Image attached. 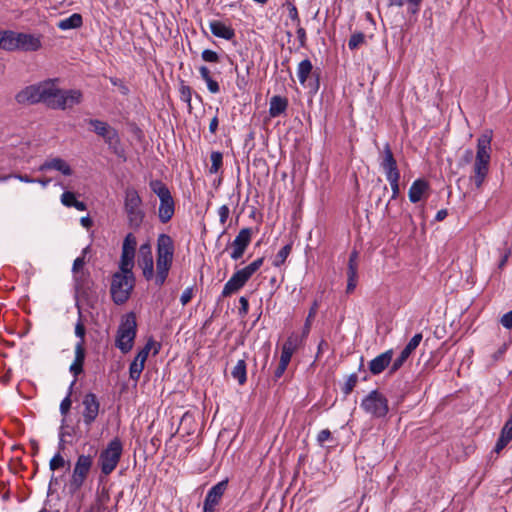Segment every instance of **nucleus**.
<instances>
[{"instance_id": "1", "label": "nucleus", "mask_w": 512, "mask_h": 512, "mask_svg": "<svg viewBox=\"0 0 512 512\" xmlns=\"http://www.w3.org/2000/svg\"><path fill=\"white\" fill-rule=\"evenodd\" d=\"M83 94L78 89L63 90L58 87V79H47L29 85L19 91L15 100L21 105L44 103L51 109L66 110L80 104Z\"/></svg>"}, {"instance_id": "2", "label": "nucleus", "mask_w": 512, "mask_h": 512, "mask_svg": "<svg viewBox=\"0 0 512 512\" xmlns=\"http://www.w3.org/2000/svg\"><path fill=\"white\" fill-rule=\"evenodd\" d=\"M174 258V243L167 234H160L157 239L156 272L154 260L149 244H143L139 249L138 266L142 269L144 278L149 281L154 279L157 286L161 287L169 274Z\"/></svg>"}, {"instance_id": "3", "label": "nucleus", "mask_w": 512, "mask_h": 512, "mask_svg": "<svg viewBox=\"0 0 512 512\" xmlns=\"http://www.w3.org/2000/svg\"><path fill=\"white\" fill-rule=\"evenodd\" d=\"M491 135L489 133L482 134L477 139V151L473 164L470 181L476 189H480L489 173L491 159Z\"/></svg>"}, {"instance_id": "4", "label": "nucleus", "mask_w": 512, "mask_h": 512, "mask_svg": "<svg viewBox=\"0 0 512 512\" xmlns=\"http://www.w3.org/2000/svg\"><path fill=\"white\" fill-rule=\"evenodd\" d=\"M124 211L127 215L129 226L137 229L143 223L145 212L142 208V199L136 189L129 187L125 190Z\"/></svg>"}, {"instance_id": "5", "label": "nucleus", "mask_w": 512, "mask_h": 512, "mask_svg": "<svg viewBox=\"0 0 512 512\" xmlns=\"http://www.w3.org/2000/svg\"><path fill=\"white\" fill-rule=\"evenodd\" d=\"M135 285L133 274L115 272L112 276L110 293L115 304H124L130 297Z\"/></svg>"}, {"instance_id": "6", "label": "nucleus", "mask_w": 512, "mask_h": 512, "mask_svg": "<svg viewBox=\"0 0 512 512\" xmlns=\"http://www.w3.org/2000/svg\"><path fill=\"white\" fill-rule=\"evenodd\" d=\"M137 323L134 313L125 315L119 325L116 336V347L122 353H128L134 344Z\"/></svg>"}, {"instance_id": "7", "label": "nucleus", "mask_w": 512, "mask_h": 512, "mask_svg": "<svg viewBox=\"0 0 512 512\" xmlns=\"http://www.w3.org/2000/svg\"><path fill=\"white\" fill-rule=\"evenodd\" d=\"M123 452V445L119 438L111 440L99 455L98 464L102 474L109 475L117 467Z\"/></svg>"}, {"instance_id": "8", "label": "nucleus", "mask_w": 512, "mask_h": 512, "mask_svg": "<svg viewBox=\"0 0 512 512\" xmlns=\"http://www.w3.org/2000/svg\"><path fill=\"white\" fill-rule=\"evenodd\" d=\"M361 407L372 417L381 418L388 413V400L382 393L373 390L362 400Z\"/></svg>"}, {"instance_id": "9", "label": "nucleus", "mask_w": 512, "mask_h": 512, "mask_svg": "<svg viewBox=\"0 0 512 512\" xmlns=\"http://www.w3.org/2000/svg\"><path fill=\"white\" fill-rule=\"evenodd\" d=\"M93 464L90 455H80L75 463L69 487L72 492L78 491L84 484Z\"/></svg>"}, {"instance_id": "10", "label": "nucleus", "mask_w": 512, "mask_h": 512, "mask_svg": "<svg viewBox=\"0 0 512 512\" xmlns=\"http://www.w3.org/2000/svg\"><path fill=\"white\" fill-rule=\"evenodd\" d=\"M83 405V422L90 426L98 417L100 411V402L94 393H87L82 400Z\"/></svg>"}, {"instance_id": "11", "label": "nucleus", "mask_w": 512, "mask_h": 512, "mask_svg": "<svg viewBox=\"0 0 512 512\" xmlns=\"http://www.w3.org/2000/svg\"><path fill=\"white\" fill-rule=\"evenodd\" d=\"M89 124L93 127L94 132L103 137L105 142L110 146L114 147L119 144L120 139L117 131L108 125L106 122L98 119H90Z\"/></svg>"}, {"instance_id": "12", "label": "nucleus", "mask_w": 512, "mask_h": 512, "mask_svg": "<svg viewBox=\"0 0 512 512\" xmlns=\"http://www.w3.org/2000/svg\"><path fill=\"white\" fill-rule=\"evenodd\" d=\"M228 485V480H222L210 488L203 505V512H215V507L220 503Z\"/></svg>"}, {"instance_id": "13", "label": "nucleus", "mask_w": 512, "mask_h": 512, "mask_svg": "<svg viewBox=\"0 0 512 512\" xmlns=\"http://www.w3.org/2000/svg\"><path fill=\"white\" fill-rule=\"evenodd\" d=\"M154 344L155 343L152 339L149 340L146 343V345L138 352L134 360L131 362L129 367V376L132 380L138 381V379L140 378L149 352Z\"/></svg>"}, {"instance_id": "14", "label": "nucleus", "mask_w": 512, "mask_h": 512, "mask_svg": "<svg viewBox=\"0 0 512 512\" xmlns=\"http://www.w3.org/2000/svg\"><path fill=\"white\" fill-rule=\"evenodd\" d=\"M422 338H423L422 334L417 333L410 339V341L407 343V345L401 351L400 355L393 361L391 368H390V373L396 372L403 366L405 361L414 352V350L419 346L420 342L422 341Z\"/></svg>"}, {"instance_id": "15", "label": "nucleus", "mask_w": 512, "mask_h": 512, "mask_svg": "<svg viewBox=\"0 0 512 512\" xmlns=\"http://www.w3.org/2000/svg\"><path fill=\"white\" fill-rule=\"evenodd\" d=\"M251 241V230L249 228H243L240 230L238 235L235 237V239L232 242V252L230 254V257L233 260L240 259L246 248L248 247L249 243Z\"/></svg>"}, {"instance_id": "16", "label": "nucleus", "mask_w": 512, "mask_h": 512, "mask_svg": "<svg viewBox=\"0 0 512 512\" xmlns=\"http://www.w3.org/2000/svg\"><path fill=\"white\" fill-rule=\"evenodd\" d=\"M380 166L388 181L400 179V172L397 168L396 160L388 144L384 147V155Z\"/></svg>"}, {"instance_id": "17", "label": "nucleus", "mask_w": 512, "mask_h": 512, "mask_svg": "<svg viewBox=\"0 0 512 512\" xmlns=\"http://www.w3.org/2000/svg\"><path fill=\"white\" fill-rule=\"evenodd\" d=\"M49 170L58 171L64 176H71L73 174L70 164L60 157L48 158L38 167V171L41 172Z\"/></svg>"}, {"instance_id": "18", "label": "nucleus", "mask_w": 512, "mask_h": 512, "mask_svg": "<svg viewBox=\"0 0 512 512\" xmlns=\"http://www.w3.org/2000/svg\"><path fill=\"white\" fill-rule=\"evenodd\" d=\"M249 280L242 269L237 270L232 277L226 282L222 290V297H228L240 290Z\"/></svg>"}, {"instance_id": "19", "label": "nucleus", "mask_w": 512, "mask_h": 512, "mask_svg": "<svg viewBox=\"0 0 512 512\" xmlns=\"http://www.w3.org/2000/svg\"><path fill=\"white\" fill-rule=\"evenodd\" d=\"M18 50L37 51L41 48V40L39 36L27 33H18L17 35Z\"/></svg>"}, {"instance_id": "20", "label": "nucleus", "mask_w": 512, "mask_h": 512, "mask_svg": "<svg viewBox=\"0 0 512 512\" xmlns=\"http://www.w3.org/2000/svg\"><path fill=\"white\" fill-rule=\"evenodd\" d=\"M393 351L387 350L369 362V370L373 375L382 373L392 361Z\"/></svg>"}, {"instance_id": "21", "label": "nucleus", "mask_w": 512, "mask_h": 512, "mask_svg": "<svg viewBox=\"0 0 512 512\" xmlns=\"http://www.w3.org/2000/svg\"><path fill=\"white\" fill-rule=\"evenodd\" d=\"M85 360V349L83 342L79 341L75 345V358L69 367V371L73 374L74 380H77L78 375L83 372V364Z\"/></svg>"}, {"instance_id": "22", "label": "nucleus", "mask_w": 512, "mask_h": 512, "mask_svg": "<svg viewBox=\"0 0 512 512\" xmlns=\"http://www.w3.org/2000/svg\"><path fill=\"white\" fill-rule=\"evenodd\" d=\"M429 184L423 179L415 180L409 188L408 197L412 203L419 202L428 192Z\"/></svg>"}, {"instance_id": "23", "label": "nucleus", "mask_w": 512, "mask_h": 512, "mask_svg": "<svg viewBox=\"0 0 512 512\" xmlns=\"http://www.w3.org/2000/svg\"><path fill=\"white\" fill-rule=\"evenodd\" d=\"M211 33L225 40H231L235 36L234 30L221 21L213 20L209 23Z\"/></svg>"}, {"instance_id": "24", "label": "nucleus", "mask_w": 512, "mask_h": 512, "mask_svg": "<svg viewBox=\"0 0 512 512\" xmlns=\"http://www.w3.org/2000/svg\"><path fill=\"white\" fill-rule=\"evenodd\" d=\"M17 35L18 32L12 30L0 31V48L5 51L18 50Z\"/></svg>"}, {"instance_id": "25", "label": "nucleus", "mask_w": 512, "mask_h": 512, "mask_svg": "<svg viewBox=\"0 0 512 512\" xmlns=\"http://www.w3.org/2000/svg\"><path fill=\"white\" fill-rule=\"evenodd\" d=\"M175 206L172 196L161 199L158 215L162 223H167L174 215Z\"/></svg>"}, {"instance_id": "26", "label": "nucleus", "mask_w": 512, "mask_h": 512, "mask_svg": "<svg viewBox=\"0 0 512 512\" xmlns=\"http://www.w3.org/2000/svg\"><path fill=\"white\" fill-rule=\"evenodd\" d=\"M512 440V413L509 416V419L504 424L500 437L495 445V452L499 453L502 449L506 447V445Z\"/></svg>"}, {"instance_id": "27", "label": "nucleus", "mask_w": 512, "mask_h": 512, "mask_svg": "<svg viewBox=\"0 0 512 512\" xmlns=\"http://www.w3.org/2000/svg\"><path fill=\"white\" fill-rule=\"evenodd\" d=\"M288 107V100L285 97L275 95L269 102V115L273 118L283 114Z\"/></svg>"}, {"instance_id": "28", "label": "nucleus", "mask_w": 512, "mask_h": 512, "mask_svg": "<svg viewBox=\"0 0 512 512\" xmlns=\"http://www.w3.org/2000/svg\"><path fill=\"white\" fill-rule=\"evenodd\" d=\"M82 24H83V18L81 16V14L74 13V14L70 15L69 17L60 20L57 23V27L60 30L66 31V30H70V29L80 28L82 26Z\"/></svg>"}, {"instance_id": "29", "label": "nucleus", "mask_w": 512, "mask_h": 512, "mask_svg": "<svg viewBox=\"0 0 512 512\" xmlns=\"http://www.w3.org/2000/svg\"><path fill=\"white\" fill-rule=\"evenodd\" d=\"M231 375L238 382L239 385L245 384L247 380L245 359H240L237 361L236 365L233 367L231 371Z\"/></svg>"}, {"instance_id": "30", "label": "nucleus", "mask_w": 512, "mask_h": 512, "mask_svg": "<svg viewBox=\"0 0 512 512\" xmlns=\"http://www.w3.org/2000/svg\"><path fill=\"white\" fill-rule=\"evenodd\" d=\"M134 257L135 254L122 251L118 272L133 274L132 269L134 267Z\"/></svg>"}, {"instance_id": "31", "label": "nucleus", "mask_w": 512, "mask_h": 512, "mask_svg": "<svg viewBox=\"0 0 512 512\" xmlns=\"http://www.w3.org/2000/svg\"><path fill=\"white\" fill-rule=\"evenodd\" d=\"M312 63L309 59H304L298 64L297 77L301 85H305L308 76L312 73Z\"/></svg>"}, {"instance_id": "32", "label": "nucleus", "mask_w": 512, "mask_h": 512, "mask_svg": "<svg viewBox=\"0 0 512 512\" xmlns=\"http://www.w3.org/2000/svg\"><path fill=\"white\" fill-rule=\"evenodd\" d=\"M306 337H303V334L300 336L298 334L292 333L285 343L283 344L282 348L287 351L295 352L302 344Z\"/></svg>"}, {"instance_id": "33", "label": "nucleus", "mask_w": 512, "mask_h": 512, "mask_svg": "<svg viewBox=\"0 0 512 512\" xmlns=\"http://www.w3.org/2000/svg\"><path fill=\"white\" fill-rule=\"evenodd\" d=\"M149 185L160 200L172 196L168 187L160 180H152Z\"/></svg>"}, {"instance_id": "34", "label": "nucleus", "mask_w": 512, "mask_h": 512, "mask_svg": "<svg viewBox=\"0 0 512 512\" xmlns=\"http://www.w3.org/2000/svg\"><path fill=\"white\" fill-rule=\"evenodd\" d=\"M318 308H319V303H318V301L315 300L309 309L308 315H307L305 323H304V327L302 330L303 337H307L309 335L310 329L312 326V322L317 314Z\"/></svg>"}, {"instance_id": "35", "label": "nucleus", "mask_w": 512, "mask_h": 512, "mask_svg": "<svg viewBox=\"0 0 512 512\" xmlns=\"http://www.w3.org/2000/svg\"><path fill=\"white\" fill-rule=\"evenodd\" d=\"M421 0H390V6H408V12L411 14H415L419 10Z\"/></svg>"}, {"instance_id": "36", "label": "nucleus", "mask_w": 512, "mask_h": 512, "mask_svg": "<svg viewBox=\"0 0 512 512\" xmlns=\"http://www.w3.org/2000/svg\"><path fill=\"white\" fill-rule=\"evenodd\" d=\"M292 250V244H286L284 247L281 248V250L277 253L273 260V265L275 267H280L283 265L291 253Z\"/></svg>"}, {"instance_id": "37", "label": "nucleus", "mask_w": 512, "mask_h": 512, "mask_svg": "<svg viewBox=\"0 0 512 512\" xmlns=\"http://www.w3.org/2000/svg\"><path fill=\"white\" fill-rule=\"evenodd\" d=\"M179 92H180V99L183 102L187 103L188 109H189V111H191V109H192V106H191L192 89L188 85L184 84V82L182 81L180 84Z\"/></svg>"}, {"instance_id": "38", "label": "nucleus", "mask_w": 512, "mask_h": 512, "mask_svg": "<svg viewBox=\"0 0 512 512\" xmlns=\"http://www.w3.org/2000/svg\"><path fill=\"white\" fill-rule=\"evenodd\" d=\"M347 293H352L354 289L357 286L358 281V271L355 270L353 267L351 269H348L347 271Z\"/></svg>"}, {"instance_id": "39", "label": "nucleus", "mask_w": 512, "mask_h": 512, "mask_svg": "<svg viewBox=\"0 0 512 512\" xmlns=\"http://www.w3.org/2000/svg\"><path fill=\"white\" fill-rule=\"evenodd\" d=\"M210 160H211V166L209 169L210 173H212V174L217 173L222 165V160H223L222 153H220L218 151L212 152L210 155Z\"/></svg>"}, {"instance_id": "40", "label": "nucleus", "mask_w": 512, "mask_h": 512, "mask_svg": "<svg viewBox=\"0 0 512 512\" xmlns=\"http://www.w3.org/2000/svg\"><path fill=\"white\" fill-rule=\"evenodd\" d=\"M74 385H75V380H73L72 383L70 384L68 395L60 403V413L64 417H66V415L68 414V412H69V410L71 408V405H72V401H71L70 396H71L72 389H73Z\"/></svg>"}, {"instance_id": "41", "label": "nucleus", "mask_w": 512, "mask_h": 512, "mask_svg": "<svg viewBox=\"0 0 512 512\" xmlns=\"http://www.w3.org/2000/svg\"><path fill=\"white\" fill-rule=\"evenodd\" d=\"M137 241L133 234L129 233L126 235L123 245H122V251H127L129 253L135 254Z\"/></svg>"}, {"instance_id": "42", "label": "nucleus", "mask_w": 512, "mask_h": 512, "mask_svg": "<svg viewBox=\"0 0 512 512\" xmlns=\"http://www.w3.org/2000/svg\"><path fill=\"white\" fill-rule=\"evenodd\" d=\"M365 41V35L362 32H357L351 35L348 41V47L350 50L357 49Z\"/></svg>"}, {"instance_id": "43", "label": "nucleus", "mask_w": 512, "mask_h": 512, "mask_svg": "<svg viewBox=\"0 0 512 512\" xmlns=\"http://www.w3.org/2000/svg\"><path fill=\"white\" fill-rule=\"evenodd\" d=\"M357 381H358V376L355 373L350 374L347 377V379L342 387L343 393L345 395L350 394L353 391L354 387L356 386Z\"/></svg>"}, {"instance_id": "44", "label": "nucleus", "mask_w": 512, "mask_h": 512, "mask_svg": "<svg viewBox=\"0 0 512 512\" xmlns=\"http://www.w3.org/2000/svg\"><path fill=\"white\" fill-rule=\"evenodd\" d=\"M264 262V258H258L254 260L252 263L247 265L246 267L242 268L244 273L247 275V277L250 279L251 276L262 266Z\"/></svg>"}, {"instance_id": "45", "label": "nucleus", "mask_w": 512, "mask_h": 512, "mask_svg": "<svg viewBox=\"0 0 512 512\" xmlns=\"http://www.w3.org/2000/svg\"><path fill=\"white\" fill-rule=\"evenodd\" d=\"M66 464L64 458L61 456L60 453L55 454L52 459L49 462V468L52 471H55L57 469H60L64 467Z\"/></svg>"}, {"instance_id": "46", "label": "nucleus", "mask_w": 512, "mask_h": 512, "mask_svg": "<svg viewBox=\"0 0 512 512\" xmlns=\"http://www.w3.org/2000/svg\"><path fill=\"white\" fill-rule=\"evenodd\" d=\"M66 436H71L70 431L68 430V426L65 424V419H63L60 431H59V447L60 449H64V443L66 442Z\"/></svg>"}, {"instance_id": "47", "label": "nucleus", "mask_w": 512, "mask_h": 512, "mask_svg": "<svg viewBox=\"0 0 512 512\" xmlns=\"http://www.w3.org/2000/svg\"><path fill=\"white\" fill-rule=\"evenodd\" d=\"M76 200L75 194L71 191H65L61 195V203L66 207H72Z\"/></svg>"}, {"instance_id": "48", "label": "nucleus", "mask_w": 512, "mask_h": 512, "mask_svg": "<svg viewBox=\"0 0 512 512\" xmlns=\"http://www.w3.org/2000/svg\"><path fill=\"white\" fill-rule=\"evenodd\" d=\"M201 57L206 62L217 63L219 61V55L217 52L210 49L203 50Z\"/></svg>"}, {"instance_id": "49", "label": "nucleus", "mask_w": 512, "mask_h": 512, "mask_svg": "<svg viewBox=\"0 0 512 512\" xmlns=\"http://www.w3.org/2000/svg\"><path fill=\"white\" fill-rule=\"evenodd\" d=\"M229 214H230V210L227 205H222L219 207L218 216H219V221L222 225H225V223L229 217Z\"/></svg>"}, {"instance_id": "50", "label": "nucleus", "mask_w": 512, "mask_h": 512, "mask_svg": "<svg viewBox=\"0 0 512 512\" xmlns=\"http://www.w3.org/2000/svg\"><path fill=\"white\" fill-rule=\"evenodd\" d=\"M193 297V287H187L181 294L180 302L183 306L188 304Z\"/></svg>"}, {"instance_id": "51", "label": "nucleus", "mask_w": 512, "mask_h": 512, "mask_svg": "<svg viewBox=\"0 0 512 512\" xmlns=\"http://www.w3.org/2000/svg\"><path fill=\"white\" fill-rule=\"evenodd\" d=\"M86 333L85 326L81 320V317L79 318L78 322L75 325V335L80 338V341L84 343V336Z\"/></svg>"}, {"instance_id": "52", "label": "nucleus", "mask_w": 512, "mask_h": 512, "mask_svg": "<svg viewBox=\"0 0 512 512\" xmlns=\"http://www.w3.org/2000/svg\"><path fill=\"white\" fill-rule=\"evenodd\" d=\"M501 325L506 329L512 328V310L505 313L500 319Z\"/></svg>"}, {"instance_id": "53", "label": "nucleus", "mask_w": 512, "mask_h": 512, "mask_svg": "<svg viewBox=\"0 0 512 512\" xmlns=\"http://www.w3.org/2000/svg\"><path fill=\"white\" fill-rule=\"evenodd\" d=\"M84 265H85L84 255L81 257H77L73 262V267H72L73 273L75 275H77L80 272V270L83 268Z\"/></svg>"}, {"instance_id": "54", "label": "nucleus", "mask_w": 512, "mask_h": 512, "mask_svg": "<svg viewBox=\"0 0 512 512\" xmlns=\"http://www.w3.org/2000/svg\"><path fill=\"white\" fill-rule=\"evenodd\" d=\"M205 82H206L208 90L211 93L216 94V93H218L220 91V87H219L218 82L213 80L212 77L209 78L208 80H206Z\"/></svg>"}, {"instance_id": "55", "label": "nucleus", "mask_w": 512, "mask_h": 512, "mask_svg": "<svg viewBox=\"0 0 512 512\" xmlns=\"http://www.w3.org/2000/svg\"><path fill=\"white\" fill-rule=\"evenodd\" d=\"M331 438V432L328 429L321 430L318 433L317 441L320 445H322L325 441Z\"/></svg>"}, {"instance_id": "56", "label": "nucleus", "mask_w": 512, "mask_h": 512, "mask_svg": "<svg viewBox=\"0 0 512 512\" xmlns=\"http://www.w3.org/2000/svg\"><path fill=\"white\" fill-rule=\"evenodd\" d=\"M388 182L390 183L391 190H392L391 199H396L398 197V195H399V192H400V189H399V179L389 180Z\"/></svg>"}, {"instance_id": "57", "label": "nucleus", "mask_w": 512, "mask_h": 512, "mask_svg": "<svg viewBox=\"0 0 512 512\" xmlns=\"http://www.w3.org/2000/svg\"><path fill=\"white\" fill-rule=\"evenodd\" d=\"M239 303H240L239 313L241 315H246L248 313V309H249L248 300L242 296L239 299Z\"/></svg>"}, {"instance_id": "58", "label": "nucleus", "mask_w": 512, "mask_h": 512, "mask_svg": "<svg viewBox=\"0 0 512 512\" xmlns=\"http://www.w3.org/2000/svg\"><path fill=\"white\" fill-rule=\"evenodd\" d=\"M289 17L296 24V26L300 25V18H299L298 11L295 6H291L289 8Z\"/></svg>"}, {"instance_id": "59", "label": "nucleus", "mask_w": 512, "mask_h": 512, "mask_svg": "<svg viewBox=\"0 0 512 512\" xmlns=\"http://www.w3.org/2000/svg\"><path fill=\"white\" fill-rule=\"evenodd\" d=\"M292 355H293V352L284 350L282 348L280 362L283 363V365H287L288 366V364H289V362H290V360L292 358Z\"/></svg>"}, {"instance_id": "60", "label": "nucleus", "mask_w": 512, "mask_h": 512, "mask_svg": "<svg viewBox=\"0 0 512 512\" xmlns=\"http://www.w3.org/2000/svg\"><path fill=\"white\" fill-rule=\"evenodd\" d=\"M296 27H297L296 34L299 39V42H300L301 46H304L305 41H306L305 29L303 27H301V25L296 26Z\"/></svg>"}, {"instance_id": "61", "label": "nucleus", "mask_w": 512, "mask_h": 512, "mask_svg": "<svg viewBox=\"0 0 512 512\" xmlns=\"http://www.w3.org/2000/svg\"><path fill=\"white\" fill-rule=\"evenodd\" d=\"M357 258H358V253L356 251H353L349 257L348 269H351L353 267L355 270H358Z\"/></svg>"}, {"instance_id": "62", "label": "nucleus", "mask_w": 512, "mask_h": 512, "mask_svg": "<svg viewBox=\"0 0 512 512\" xmlns=\"http://www.w3.org/2000/svg\"><path fill=\"white\" fill-rule=\"evenodd\" d=\"M13 178L18 179L21 182L24 183H35L36 180L29 177L28 175H22V174H14L12 175Z\"/></svg>"}, {"instance_id": "63", "label": "nucleus", "mask_w": 512, "mask_h": 512, "mask_svg": "<svg viewBox=\"0 0 512 512\" xmlns=\"http://www.w3.org/2000/svg\"><path fill=\"white\" fill-rule=\"evenodd\" d=\"M286 369H287V365H283V363L279 362V365L274 372L275 378L276 379L280 378L284 374Z\"/></svg>"}, {"instance_id": "64", "label": "nucleus", "mask_w": 512, "mask_h": 512, "mask_svg": "<svg viewBox=\"0 0 512 512\" xmlns=\"http://www.w3.org/2000/svg\"><path fill=\"white\" fill-rule=\"evenodd\" d=\"M199 73H200V75H201V77H202V79H203L204 81H206V80H208L209 78H211V76H210V71H209V69H208L206 66H201V67L199 68Z\"/></svg>"}]
</instances>
